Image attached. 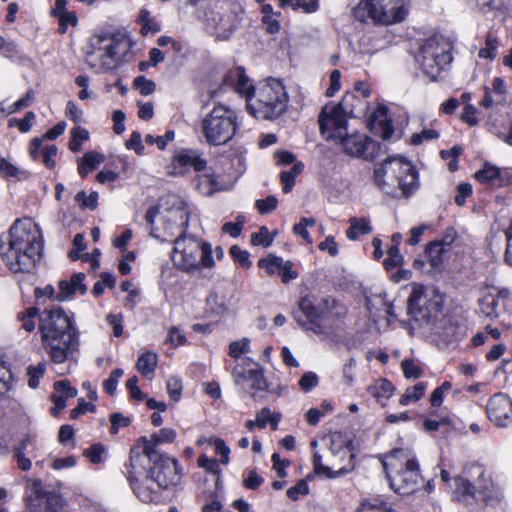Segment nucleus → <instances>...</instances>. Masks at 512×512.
<instances>
[{
    "instance_id": "61",
    "label": "nucleus",
    "mask_w": 512,
    "mask_h": 512,
    "mask_svg": "<svg viewBox=\"0 0 512 512\" xmlns=\"http://www.w3.org/2000/svg\"><path fill=\"white\" fill-rule=\"evenodd\" d=\"M318 382V376L314 372H306L300 378L298 384L304 392H309L318 385Z\"/></svg>"
},
{
    "instance_id": "51",
    "label": "nucleus",
    "mask_w": 512,
    "mask_h": 512,
    "mask_svg": "<svg viewBox=\"0 0 512 512\" xmlns=\"http://www.w3.org/2000/svg\"><path fill=\"white\" fill-rule=\"evenodd\" d=\"M273 238L269 235L267 227L263 226L260 228L258 233L251 235V242L255 246L269 247L272 244Z\"/></svg>"
},
{
    "instance_id": "53",
    "label": "nucleus",
    "mask_w": 512,
    "mask_h": 512,
    "mask_svg": "<svg viewBox=\"0 0 512 512\" xmlns=\"http://www.w3.org/2000/svg\"><path fill=\"white\" fill-rule=\"evenodd\" d=\"M167 392L173 401H178L182 393V381L178 377H170L166 383Z\"/></svg>"
},
{
    "instance_id": "56",
    "label": "nucleus",
    "mask_w": 512,
    "mask_h": 512,
    "mask_svg": "<svg viewBox=\"0 0 512 512\" xmlns=\"http://www.w3.org/2000/svg\"><path fill=\"white\" fill-rule=\"evenodd\" d=\"M282 258L278 256H269L267 258L260 259L258 266L265 269L269 275H272L281 266Z\"/></svg>"
},
{
    "instance_id": "60",
    "label": "nucleus",
    "mask_w": 512,
    "mask_h": 512,
    "mask_svg": "<svg viewBox=\"0 0 512 512\" xmlns=\"http://www.w3.org/2000/svg\"><path fill=\"white\" fill-rule=\"evenodd\" d=\"M403 374L408 379H417L421 376V369L413 360L405 359L401 363Z\"/></svg>"
},
{
    "instance_id": "35",
    "label": "nucleus",
    "mask_w": 512,
    "mask_h": 512,
    "mask_svg": "<svg viewBox=\"0 0 512 512\" xmlns=\"http://www.w3.org/2000/svg\"><path fill=\"white\" fill-rule=\"evenodd\" d=\"M394 387L386 379H379L368 388V392L378 400L387 399L393 394Z\"/></svg>"
},
{
    "instance_id": "64",
    "label": "nucleus",
    "mask_w": 512,
    "mask_h": 512,
    "mask_svg": "<svg viewBox=\"0 0 512 512\" xmlns=\"http://www.w3.org/2000/svg\"><path fill=\"white\" fill-rule=\"evenodd\" d=\"M110 422V432L112 434H117L120 428L129 426L130 419L128 417H125L121 413H113L110 416Z\"/></svg>"
},
{
    "instance_id": "45",
    "label": "nucleus",
    "mask_w": 512,
    "mask_h": 512,
    "mask_svg": "<svg viewBox=\"0 0 512 512\" xmlns=\"http://www.w3.org/2000/svg\"><path fill=\"white\" fill-rule=\"evenodd\" d=\"M250 351V340L248 338H242L239 341H233L229 345V355L236 360H240L242 354H246Z\"/></svg>"
},
{
    "instance_id": "62",
    "label": "nucleus",
    "mask_w": 512,
    "mask_h": 512,
    "mask_svg": "<svg viewBox=\"0 0 512 512\" xmlns=\"http://www.w3.org/2000/svg\"><path fill=\"white\" fill-rule=\"evenodd\" d=\"M263 481V478L255 470H249L243 478V485L247 489L256 490Z\"/></svg>"
},
{
    "instance_id": "18",
    "label": "nucleus",
    "mask_w": 512,
    "mask_h": 512,
    "mask_svg": "<svg viewBox=\"0 0 512 512\" xmlns=\"http://www.w3.org/2000/svg\"><path fill=\"white\" fill-rule=\"evenodd\" d=\"M295 321L305 330L316 334H324V314L319 312L310 298L304 297L300 300L298 309L293 313Z\"/></svg>"
},
{
    "instance_id": "3",
    "label": "nucleus",
    "mask_w": 512,
    "mask_h": 512,
    "mask_svg": "<svg viewBox=\"0 0 512 512\" xmlns=\"http://www.w3.org/2000/svg\"><path fill=\"white\" fill-rule=\"evenodd\" d=\"M42 250L41 230L30 218L16 220L10 227L7 246L1 244V256L14 273L30 272Z\"/></svg>"
},
{
    "instance_id": "37",
    "label": "nucleus",
    "mask_w": 512,
    "mask_h": 512,
    "mask_svg": "<svg viewBox=\"0 0 512 512\" xmlns=\"http://www.w3.org/2000/svg\"><path fill=\"white\" fill-rule=\"evenodd\" d=\"M280 419V414L272 413V411L267 407L262 408L256 415L257 427L263 429L268 423H270L272 428L276 429Z\"/></svg>"
},
{
    "instance_id": "27",
    "label": "nucleus",
    "mask_w": 512,
    "mask_h": 512,
    "mask_svg": "<svg viewBox=\"0 0 512 512\" xmlns=\"http://www.w3.org/2000/svg\"><path fill=\"white\" fill-rule=\"evenodd\" d=\"M229 77L235 81L234 89L237 93L249 99L254 98L255 92L254 87L250 82L249 77L245 74V69L241 66L237 67L234 71H231Z\"/></svg>"
},
{
    "instance_id": "5",
    "label": "nucleus",
    "mask_w": 512,
    "mask_h": 512,
    "mask_svg": "<svg viewBox=\"0 0 512 512\" xmlns=\"http://www.w3.org/2000/svg\"><path fill=\"white\" fill-rule=\"evenodd\" d=\"M382 464L391 489L398 494L410 495L423 483L419 463L409 449H393Z\"/></svg>"
},
{
    "instance_id": "16",
    "label": "nucleus",
    "mask_w": 512,
    "mask_h": 512,
    "mask_svg": "<svg viewBox=\"0 0 512 512\" xmlns=\"http://www.w3.org/2000/svg\"><path fill=\"white\" fill-rule=\"evenodd\" d=\"M422 329L429 333L431 340L440 348L459 341L464 335V328L458 324L457 320L442 313Z\"/></svg>"
},
{
    "instance_id": "15",
    "label": "nucleus",
    "mask_w": 512,
    "mask_h": 512,
    "mask_svg": "<svg viewBox=\"0 0 512 512\" xmlns=\"http://www.w3.org/2000/svg\"><path fill=\"white\" fill-rule=\"evenodd\" d=\"M181 480L179 463L166 454L158 455L150 466V486L157 492L177 485Z\"/></svg>"
},
{
    "instance_id": "9",
    "label": "nucleus",
    "mask_w": 512,
    "mask_h": 512,
    "mask_svg": "<svg viewBox=\"0 0 512 512\" xmlns=\"http://www.w3.org/2000/svg\"><path fill=\"white\" fill-rule=\"evenodd\" d=\"M409 0H361L354 9V16L366 22L391 25L401 22L408 13Z\"/></svg>"
},
{
    "instance_id": "13",
    "label": "nucleus",
    "mask_w": 512,
    "mask_h": 512,
    "mask_svg": "<svg viewBox=\"0 0 512 512\" xmlns=\"http://www.w3.org/2000/svg\"><path fill=\"white\" fill-rule=\"evenodd\" d=\"M152 464L147 456L140 453L138 446L131 449L127 468V479L135 495L143 503H151L157 498V490L150 486V467Z\"/></svg>"
},
{
    "instance_id": "1",
    "label": "nucleus",
    "mask_w": 512,
    "mask_h": 512,
    "mask_svg": "<svg viewBox=\"0 0 512 512\" xmlns=\"http://www.w3.org/2000/svg\"><path fill=\"white\" fill-rule=\"evenodd\" d=\"M43 349L54 364L76 362L79 353V331L73 317L61 307L44 309L39 318Z\"/></svg>"
},
{
    "instance_id": "33",
    "label": "nucleus",
    "mask_w": 512,
    "mask_h": 512,
    "mask_svg": "<svg viewBox=\"0 0 512 512\" xmlns=\"http://www.w3.org/2000/svg\"><path fill=\"white\" fill-rule=\"evenodd\" d=\"M304 164L301 162H296L288 171H282L280 174V181L283 184V192L289 193L294 184L296 178L303 172Z\"/></svg>"
},
{
    "instance_id": "14",
    "label": "nucleus",
    "mask_w": 512,
    "mask_h": 512,
    "mask_svg": "<svg viewBox=\"0 0 512 512\" xmlns=\"http://www.w3.org/2000/svg\"><path fill=\"white\" fill-rule=\"evenodd\" d=\"M352 97L353 95H345L338 104L323 107L318 122L320 132L326 140H338L346 135L348 119L345 105Z\"/></svg>"
},
{
    "instance_id": "29",
    "label": "nucleus",
    "mask_w": 512,
    "mask_h": 512,
    "mask_svg": "<svg viewBox=\"0 0 512 512\" xmlns=\"http://www.w3.org/2000/svg\"><path fill=\"white\" fill-rule=\"evenodd\" d=\"M104 161V156L98 152H86L79 160L78 172L82 178L95 170Z\"/></svg>"
},
{
    "instance_id": "6",
    "label": "nucleus",
    "mask_w": 512,
    "mask_h": 512,
    "mask_svg": "<svg viewBox=\"0 0 512 512\" xmlns=\"http://www.w3.org/2000/svg\"><path fill=\"white\" fill-rule=\"evenodd\" d=\"M376 185L394 198L408 197L418 187V172L403 157L385 159L374 171Z\"/></svg>"
},
{
    "instance_id": "57",
    "label": "nucleus",
    "mask_w": 512,
    "mask_h": 512,
    "mask_svg": "<svg viewBox=\"0 0 512 512\" xmlns=\"http://www.w3.org/2000/svg\"><path fill=\"white\" fill-rule=\"evenodd\" d=\"M124 371L120 368L113 370L108 379L103 382L104 390L109 394L113 395L116 391L118 380L123 376Z\"/></svg>"
},
{
    "instance_id": "30",
    "label": "nucleus",
    "mask_w": 512,
    "mask_h": 512,
    "mask_svg": "<svg viewBox=\"0 0 512 512\" xmlns=\"http://www.w3.org/2000/svg\"><path fill=\"white\" fill-rule=\"evenodd\" d=\"M196 189L204 196H211L217 191L222 190L214 174H204L196 179Z\"/></svg>"
},
{
    "instance_id": "23",
    "label": "nucleus",
    "mask_w": 512,
    "mask_h": 512,
    "mask_svg": "<svg viewBox=\"0 0 512 512\" xmlns=\"http://www.w3.org/2000/svg\"><path fill=\"white\" fill-rule=\"evenodd\" d=\"M85 274L75 273L71 276L70 281L61 280L58 283L59 292L56 295V299L60 302L66 301L72 297L76 292L85 294L87 287L83 283Z\"/></svg>"
},
{
    "instance_id": "52",
    "label": "nucleus",
    "mask_w": 512,
    "mask_h": 512,
    "mask_svg": "<svg viewBox=\"0 0 512 512\" xmlns=\"http://www.w3.org/2000/svg\"><path fill=\"white\" fill-rule=\"evenodd\" d=\"M278 200L275 196L269 195L265 199H258L255 206L261 214H268L277 208Z\"/></svg>"
},
{
    "instance_id": "25",
    "label": "nucleus",
    "mask_w": 512,
    "mask_h": 512,
    "mask_svg": "<svg viewBox=\"0 0 512 512\" xmlns=\"http://www.w3.org/2000/svg\"><path fill=\"white\" fill-rule=\"evenodd\" d=\"M173 162L181 168L193 167L197 172L206 168L207 161L194 150L183 149L173 157Z\"/></svg>"
},
{
    "instance_id": "7",
    "label": "nucleus",
    "mask_w": 512,
    "mask_h": 512,
    "mask_svg": "<svg viewBox=\"0 0 512 512\" xmlns=\"http://www.w3.org/2000/svg\"><path fill=\"white\" fill-rule=\"evenodd\" d=\"M288 105V95L278 79L269 78L261 83L249 99L247 109L256 118L275 119L282 115Z\"/></svg>"
},
{
    "instance_id": "19",
    "label": "nucleus",
    "mask_w": 512,
    "mask_h": 512,
    "mask_svg": "<svg viewBox=\"0 0 512 512\" xmlns=\"http://www.w3.org/2000/svg\"><path fill=\"white\" fill-rule=\"evenodd\" d=\"M487 416L498 427L512 425V400L503 393L492 396L486 406Z\"/></svg>"
},
{
    "instance_id": "10",
    "label": "nucleus",
    "mask_w": 512,
    "mask_h": 512,
    "mask_svg": "<svg viewBox=\"0 0 512 512\" xmlns=\"http://www.w3.org/2000/svg\"><path fill=\"white\" fill-rule=\"evenodd\" d=\"M466 474L474 479V484L463 476L454 478L455 488L453 491L454 498L465 504H471L480 497L487 501L493 496L494 484L490 477L486 475V470L482 465L473 464L466 470Z\"/></svg>"
},
{
    "instance_id": "31",
    "label": "nucleus",
    "mask_w": 512,
    "mask_h": 512,
    "mask_svg": "<svg viewBox=\"0 0 512 512\" xmlns=\"http://www.w3.org/2000/svg\"><path fill=\"white\" fill-rule=\"evenodd\" d=\"M158 363V356L152 351H147L139 356L136 368L138 372L144 376L149 377L153 375Z\"/></svg>"
},
{
    "instance_id": "50",
    "label": "nucleus",
    "mask_w": 512,
    "mask_h": 512,
    "mask_svg": "<svg viewBox=\"0 0 512 512\" xmlns=\"http://www.w3.org/2000/svg\"><path fill=\"white\" fill-rule=\"evenodd\" d=\"M133 86L144 96L152 94L156 88V84L144 76L136 77L133 81Z\"/></svg>"
},
{
    "instance_id": "20",
    "label": "nucleus",
    "mask_w": 512,
    "mask_h": 512,
    "mask_svg": "<svg viewBox=\"0 0 512 512\" xmlns=\"http://www.w3.org/2000/svg\"><path fill=\"white\" fill-rule=\"evenodd\" d=\"M223 496L224 486L218 477L213 489L204 490L197 496L201 512H220L223 508Z\"/></svg>"
},
{
    "instance_id": "58",
    "label": "nucleus",
    "mask_w": 512,
    "mask_h": 512,
    "mask_svg": "<svg viewBox=\"0 0 512 512\" xmlns=\"http://www.w3.org/2000/svg\"><path fill=\"white\" fill-rule=\"evenodd\" d=\"M105 452V447L98 443L92 445L90 448L86 449L83 452V455L89 459V461L93 464H99L102 462V456Z\"/></svg>"
},
{
    "instance_id": "34",
    "label": "nucleus",
    "mask_w": 512,
    "mask_h": 512,
    "mask_svg": "<svg viewBox=\"0 0 512 512\" xmlns=\"http://www.w3.org/2000/svg\"><path fill=\"white\" fill-rule=\"evenodd\" d=\"M257 365L249 358H241L237 360L236 365L232 370V377L236 385H243L248 381V369L256 367Z\"/></svg>"
},
{
    "instance_id": "46",
    "label": "nucleus",
    "mask_w": 512,
    "mask_h": 512,
    "mask_svg": "<svg viewBox=\"0 0 512 512\" xmlns=\"http://www.w3.org/2000/svg\"><path fill=\"white\" fill-rule=\"evenodd\" d=\"M12 383V372L6 366L0 365V399L12 389Z\"/></svg>"
},
{
    "instance_id": "49",
    "label": "nucleus",
    "mask_w": 512,
    "mask_h": 512,
    "mask_svg": "<svg viewBox=\"0 0 512 512\" xmlns=\"http://www.w3.org/2000/svg\"><path fill=\"white\" fill-rule=\"evenodd\" d=\"M197 464L205 471L212 473L216 475L217 478L219 477L221 479L219 464L215 459L209 458L205 454H202L198 457Z\"/></svg>"
},
{
    "instance_id": "8",
    "label": "nucleus",
    "mask_w": 512,
    "mask_h": 512,
    "mask_svg": "<svg viewBox=\"0 0 512 512\" xmlns=\"http://www.w3.org/2000/svg\"><path fill=\"white\" fill-rule=\"evenodd\" d=\"M443 297L433 287H426L419 283L411 285V294L408 298V314L418 323L420 328L431 324V321L440 316L443 307Z\"/></svg>"
},
{
    "instance_id": "41",
    "label": "nucleus",
    "mask_w": 512,
    "mask_h": 512,
    "mask_svg": "<svg viewBox=\"0 0 512 512\" xmlns=\"http://www.w3.org/2000/svg\"><path fill=\"white\" fill-rule=\"evenodd\" d=\"M499 47L498 39L492 34L486 36L485 47L481 48L478 52V56L482 59L493 60L496 57V51Z\"/></svg>"
},
{
    "instance_id": "59",
    "label": "nucleus",
    "mask_w": 512,
    "mask_h": 512,
    "mask_svg": "<svg viewBox=\"0 0 512 512\" xmlns=\"http://www.w3.org/2000/svg\"><path fill=\"white\" fill-rule=\"evenodd\" d=\"M57 154L56 145H45L42 148L41 156L43 158V163L48 169H53L56 166L55 156Z\"/></svg>"
},
{
    "instance_id": "38",
    "label": "nucleus",
    "mask_w": 512,
    "mask_h": 512,
    "mask_svg": "<svg viewBox=\"0 0 512 512\" xmlns=\"http://www.w3.org/2000/svg\"><path fill=\"white\" fill-rule=\"evenodd\" d=\"M119 43L111 41L104 47L103 53L100 55V66L105 70H110L115 66V56Z\"/></svg>"
},
{
    "instance_id": "42",
    "label": "nucleus",
    "mask_w": 512,
    "mask_h": 512,
    "mask_svg": "<svg viewBox=\"0 0 512 512\" xmlns=\"http://www.w3.org/2000/svg\"><path fill=\"white\" fill-rule=\"evenodd\" d=\"M386 270L390 271L403 264V256L400 254L397 245H392L387 251V257L383 262Z\"/></svg>"
},
{
    "instance_id": "28",
    "label": "nucleus",
    "mask_w": 512,
    "mask_h": 512,
    "mask_svg": "<svg viewBox=\"0 0 512 512\" xmlns=\"http://www.w3.org/2000/svg\"><path fill=\"white\" fill-rule=\"evenodd\" d=\"M475 178L480 183L492 187H499L503 184L500 169L489 163H485L483 168L475 173Z\"/></svg>"
},
{
    "instance_id": "26",
    "label": "nucleus",
    "mask_w": 512,
    "mask_h": 512,
    "mask_svg": "<svg viewBox=\"0 0 512 512\" xmlns=\"http://www.w3.org/2000/svg\"><path fill=\"white\" fill-rule=\"evenodd\" d=\"M39 512H71L66 500L58 494H50L39 504ZM26 512H38L31 502L27 504Z\"/></svg>"
},
{
    "instance_id": "36",
    "label": "nucleus",
    "mask_w": 512,
    "mask_h": 512,
    "mask_svg": "<svg viewBox=\"0 0 512 512\" xmlns=\"http://www.w3.org/2000/svg\"><path fill=\"white\" fill-rule=\"evenodd\" d=\"M426 388L427 384L425 382H418L413 387L407 388L405 393L399 399V403L405 406L411 402H417L423 396Z\"/></svg>"
},
{
    "instance_id": "12",
    "label": "nucleus",
    "mask_w": 512,
    "mask_h": 512,
    "mask_svg": "<svg viewBox=\"0 0 512 512\" xmlns=\"http://www.w3.org/2000/svg\"><path fill=\"white\" fill-rule=\"evenodd\" d=\"M451 50L452 46L448 40L442 36H434L421 46L416 60L426 75L436 79L451 63Z\"/></svg>"
},
{
    "instance_id": "54",
    "label": "nucleus",
    "mask_w": 512,
    "mask_h": 512,
    "mask_svg": "<svg viewBox=\"0 0 512 512\" xmlns=\"http://www.w3.org/2000/svg\"><path fill=\"white\" fill-rule=\"evenodd\" d=\"M33 99H34V92H33V90L30 89L26 92V94L22 98L18 99L16 102H14L10 106H8L7 115L13 114L25 107L30 106Z\"/></svg>"
},
{
    "instance_id": "24",
    "label": "nucleus",
    "mask_w": 512,
    "mask_h": 512,
    "mask_svg": "<svg viewBox=\"0 0 512 512\" xmlns=\"http://www.w3.org/2000/svg\"><path fill=\"white\" fill-rule=\"evenodd\" d=\"M509 296L508 289H499L497 294L489 293L479 300L480 313L489 319H495L499 316L497 311L499 299H506Z\"/></svg>"
},
{
    "instance_id": "44",
    "label": "nucleus",
    "mask_w": 512,
    "mask_h": 512,
    "mask_svg": "<svg viewBox=\"0 0 512 512\" xmlns=\"http://www.w3.org/2000/svg\"><path fill=\"white\" fill-rule=\"evenodd\" d=\"M46 370V365L43 362L38 363L36 366H29L27 368L28 385L30 388H37L39 386V379L43 377Z\"/></svg>"
},
{
    "instance_id": "39",
    "label": "nucleus",
    "mask_w": 512,
    "mask_h": 512,
    "mask_svg": "<svg viewBox=\"0 0 512 512\" xmlns=\"http://www.w3.org/2000/svg\"><path fill=\"white\" fill-rule=\"evenodd\" d=\"M447 250L444 249L439 244L431 242L426 248V254L429 259L431 266L434 269H440L443 265V254L446 253Z\"/></svg>"
},
{
    "instance_id": "63",
    "label": "nucleus",
    "mask_w": 512,
    "mask_h": 512,
    "mask_svg": "<svg viewBox=\"0 0 512 512\" xmlns=\"http://www.w3.org/2000/svg\"><path fill=\"white\" fill-rule=\"evenodd\" d=\"M230 254L234 261L244 267H250L251 261L249 260V253L246 250H242L239 246L233 245L230 248Z\"/></svg>"
},
{
    "instance_id": "17",
    "label": "nucleus",
    "mask_w": 512,
    "mask_h": 512,
    "mask_svg": "<svg viewBox=\"0 0 512 512\" xmlns=\"http://www.w3.org/2000/svg\"><path fill=\"white\" fill-rule=\"evenodd\" d=\"M337 141L343 147V150L351 155L363 158L365 160H374L382 152V146L375 140L361 134H351L339 138Z\"/></svg>"
},
{
    "instance_id": "32",
    "label": "nucleus",
    "mask_w": 512,
    "mask_h": 512,
    "mask_svg": "<svg viewBox=\"0 0 512 512\" xmlns=\"http://www.w3.org/2000/svg\"><path fill=\"white\" fill-rule=\"evenodd\" d=\"M350 226L346 230V236L349 240H356L360 235H366L371 232V226L366 218L352 217L349 220Z\"/></svg>"
},
{
    "instance_id": "4",
    "label": "nucleus",
    "mask_w": 512,
    "mask_h": 512,
    "mask_svg": "<svg viewBox=\"0 0 512 512\" xmlns=\"http://www.w3.org/2000/svg\"><path fill=\"white\" fill-rule=\"evenodd\" d=\"M327 449L323 454L313 455L314 472L326 478L335 479L352 472L355 468V454L351 440L345 433L334 432L324 438Z\"/></svg>"
},
{
    "instance_id": "40",
    "label": "nucleus",
    "mask_w": 512,
    "mask_h": 512,
    "mask_svg": "<svg viewBox=\"0 0 512 512\" xmlns=\"http://www.w3.org/2000/svg\"><path fill=\"white\" fill-rule=\"evenodd\" d=\"M160 444L158 441H155V437L152 435L150 439L146 437H141L138 441V447L140 449V453L142 455L147 456V459L153 463V460L160 455L156 451L157 445Z\"/></svg>"
},
{
    "instance_id": "48",
    "label": "nucleus",
    "mask_w": 512,
    "mask_h": 512,
    "mask_svg": "<svg viewBox=\"0 0 512 512\" xmlns=\"http://www.w3.org/2000/svg\"><path fill=\"white\" fill-rule=\"evenodd\" d=\"M75 200L81 205V207L94 210L98 204V193L94 191L87 196L84 191H79L75 195Z\"/></svg>"
},
{
    "instance_id": "21",
    "label": "nucleus",
    "mask_w": 512,
    "mask_h": 512,
    "mask_svg": "<svg viewBox=\"0 0 512 512\" xmlns=\"http://www.w3.org/2000/svg\"><path fill=\"white\" fill-rule=\"evenodd\" d=\"M54 390L55 392L50 396L55 405L51 409V414L57 416L66 407L67 399L77 395V389L72 387L68 380H61L54 383Z\"/></svg>"
},
{
    "instance_id": "11",
    "label": "nucleus",
    "mask_w": 512,
    "mask_h": 512,
    "mask_svg": "<svg viewBox=\"0 0 512 512\" xmlns=\"http://www.w3.org/2000/svg\"><path fill=\"white\" fill-rule=\"evenodd\" d=\"M236 130V112L222 104L216 105L202 120V132L211 145L226 144Z\"/></svg>"
},
{
    "instance_id": "47",
    "label": "nucleus",
    "mask_w": 512,
    "mask_h": 512,
    "mask_svg": "<svg viewBox=\"0 0 512 512\" xmlns=\"http://www.w3.org/2000/svg\"><path fill=\"white\" fill-rule=\"evenodd\" d=\"M39 315V309L36 307H29L26 314H19L18 318L22 322V328L27 332H32L35 329L34 318Z\"/></svg>"
},
{
    "instance_id": "43",
    "label": "nucleus",
    "mask_w": 512,
    "mask_h": 512,
    "mask_svg": "<svg viewBox=\"0 0 512 512\" xmlns=\"http://www.w3.org/2000/svg\"><path fill=\"white\" fill-rule=\"evenodd\" d=\"M248 381L251 382V388L258 391L267 389V382L261 370L256 367L248 369Z\"/></svg>"
},
{
    "instance_id": "22",
    "label": "nucleus",
    "mask_w": 512,
    "mask_h": 512,
    "mask_svg": "<svg viewBox=\"0 0 512 512\" xmlns=\"http://www.w3.org/2000/svg\"><path fill=\"white\" fill-rule=\"evenodd\" d=\"M384 106L378 107L371 115L369 125L371 130L380 135L383 140H389L393 135L394 128Z\"/></svg>"
},
{
    "instance_id": "55",
    "label": "nucleus",
    "mask_w": 512,
    "mask_h": 512,
    "mask_svg": "<svg viewBox=\"0 0 512 512\" xmlns=\"http://www.w3.org/2000/svg\"><path fill=\"white\" fill-rule=\"evenodd\" d=\"M309 493V486L307 482L303 479L299 480L294 486L290 487L287 490V496L293 500L297 501L300 496H305Z\"/></svg>"
},
{
    "instance_id": "2",
    "label": "nucleus",
    "mask_w": 512,
    "mask_h": 512,
    "mask_svg": "<svg viewBox=\"0 0 512 512\" xmlns=\"http://www.w3.org/2000/svg\"><path fill=\"white\" fill-rule=\"evenodd\" d=\"M166 217L167 223L176 226L180 232L174 240L171 256L174 265L186 273L195 272L203 267L211 268L214 265L211 245L183 233L189 221L186 204L180 199H175Z\"/></svg>"
}]
</instances>
